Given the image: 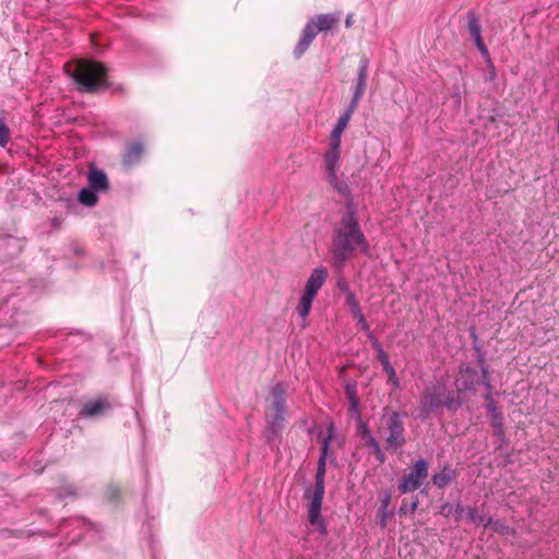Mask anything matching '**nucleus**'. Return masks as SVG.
<instances>
[{"label": "nucleus", "mask_w": 559, "mask_h": 559, "mask_svg": "<svg viewBox=\"0 0 559 559\" xmlns=\"http://www.w3.org/2000/svg\"><path fill=\"white\" fill-rule=\"evenodd\" d=\"M369 252V243L359 226L356 210L348 205L335 228L332 239V253L336 265H343L354 253Z\"/></svg>", "instance_id": "f257e3e1"}, {"label": "nucleus", "mask_w": 559, "mask_h": 559, "mask_svg": "<svg viewBox=\"0 0 559 559\" xmlns=\"http://www.w3.org/2000/svg\"><path fill=\"white\" fill-rule=\"evenodd\" d=\"M68 71L85 91H94L104 83L105 69L100 63L81 60Z\"/></svg>", "instance_id": "f03ea898"}, {"label": "nucleus", "mask_w": 559, "mask_h": 559, "mask_svg": "<svg viewBox=\"0 0 559 559\" xmlns=\"http://www.w3.org/2000/svg\"><path fill=\"white\" fill-rule=\"evenodd\" d=\"M443 405L448 408L457 407V403L449 399L448 390L442 384L428 388L420 400L421 412L425 414H429L430 412L438 409Z\"/></svg>", "instance_id": "7ed1b4c3"}, {"label": "nucleus", "mask_w": 559, "mask_h": 559, "mask_svg": "<svg viewBox=\"0 0 559 559\" xmlns=\"http://www.w3.org/2000/svg\"><path fill=\"white\" fill-rule=\"evenodd\" d=\"M382 423L388 430V436L385 437L386 449L399 450L405 443L404 425L400 414L393 412L388 416H383Z\"/></svg>", "instance_id": "20e7f679"}, {"label": "nucleus", "mask_w": 559, "mask_h": 559, "mask_svg": "<svg viewBox=\"0 0 559 559\" xmlns=\"http://www.w3.org/2000/svg\"><path fill=\"white\" fill-rule=\"evenodd\" d=\"M284 395L285 390L281 384L273 388L270 409L266 415L273 429H276L282 424L286 415Z\"/></svg>", "instance_id": "39448f33"}, {"label": "nucleus", "mask_w": 559, "mask_h": 559, "mask_svg": "<svg viewBox=\"0 0 559 559\" xmlns=\"http://www.w3.org/2000/svg\"><path fill=\"white\" fill-rule=\"evenodd\" d=\"M308 506V519L311 525L317 526L321 534H326V526L321 518V507L324 496V488L314 487L313 491L306 493Z\"/></svg>", "instance_id": "423d86ee"}, {"label": "nucleus", "mask_w": 559, "mask_h": 559, "mask_svg": "<svg viewBox=\"0 0 559 559\" xmlns=\"http://www.w3.org/2000/svg\"><path fill=\"white\" fill-rule=\"evenodd\" d=\"M427 475V463L424 460H418L415 464L414 471L411 472L401 483L399 487L400 490L405 493L418 489Z\"/></svg>", "instance_id": "0eeeda50"}, {"label": "nucleus", "mask_w": 559, "mask_h": 559, "mask_svg": "<svg viewBox=\"0 0 559 559\" xmlns=\"http://www.w3.org/2000/svg\"><path fill=\"white\" fill-rule=\"evenodd\" d=\"M328 278V270L325 267H316L309 278L307 280V283L305 285L304 290L317 296L323 284L325 283Z\"/></svg>", "instance_id": "6e6552de"}, {"label": "nucleus", "mask_w": 559, "mask_h": 559, "mask_svg": "<svg viewBox=\"0 0 559 559\" xmlns=\"http://www.w3.org/2000/svg\"><path fill=\"white\" fill-rule=\"evenodd\" d=\"M367 78H368V62L361 61L360 66L358 68L357 85L355 87L352 103L349 105L350 107L357 108V105L366 90Z\"/></svg>", "instance_id": "1a4fd4ad"}, {"label": "nucleus", "mask_w": 559, "mask_h": 559, "mask_svg": "<svg viewBox=\"0 0 559 559\" xmlns=\"http://www.w3.org/2000/svg\"><path fill=\"white\" fill-rule=\"evenodd\" d=\"M479 382V376L477 371L465 368L461 371L460 378L456 380L459 390H473L475 384Z\"/></svg>", "instance_id": "9d476101"}, {"label": "nucleus", "mask_w": 559, "mask_h": 559, "mask_svg": "<svg viewBox=\"0 0 559 559\" xmlns=\"http://www.w3.org/2000/svg\"><path fill=\"white\" fill-rule=\"evenodd\" d=\"M109 408V403L104 399L87 402L81 411L82 416L94 417L104 414Z\"/></svg>", "instance_id": "9b49d317"}, {"label": "nucleus", "mask_w": 559, "mask_h": 559, "mask_svg": "<svg viewBox=\"0 0 559 559\" xmlns=\"http://www.w3.org/2000/svg\"><path fill=\"white\" fill-rule=\"evenodd\" d=\"M338 19L333 14H320L312 17L308 23L312 24L316 32L329 31L334 27Z\"/></svg>", "instance_id": "f8f14e48"}, {"label": "nucleus", "mask_w": 559, "mask_h": 559, "mask_svg": "<svg viewBox=\"0 0 559 559\" xmlns=\"http://www.w3.org/2000/svg\"><path fill=\"white\" fill-rule=\"evenodd\" d=\"M358 432L361 436L362 440H365L366 444L369 445L373 450L377 459L380 462H384V454H383L378 441L370 433V431L368 430V428L365 424H362V423L359 424Z\"/></svg>", "instance_id": "ddd939ff"}, {"label": "nucleus", "mask_w": 559, "mask_h": 559, "mask_svg": "<svg viewBox=\"0 0 559 559\" xmlns=\"http://www.w3.org/2000/svg\"><path fill=\"white\" fill-rule=\"evenodd\" d=\"M331 436H329L323 441V447L321 451V455L319 459V465L316 474V486L319 488H325L324 487V479H325V461H326V454H328V448L330 443Z\"/></svg>", "instance_id": "4468645a"}, {"label": "nucleus", "mask_w": 559, "mask_h": 559, "mask_svg": "<svg viewBox=\"0 0 559 559\" xmlns=\"http://www.w3.org/2000/svg\"><path fill=\"white\" fill-rule=\"evenodd\" d=\"M87 180L88 187L96 192L106 191L108 189L107 176L100 170L92 169L88 173Z\"/></svg>", "instance_id": "2eb2a0df"}, {"label": "nucleus", "mask_w": 559, "mask_h": 559, "mask_svg": "<svg viewBox=\"0 0 559 559\" xmlns=\"http://www.w3.org/2000/svg\"><path fill=\"white\" fill-rule=\"evenodd\" d=\"M316 35H317V32L312 27V24L307 23V25L305 26L302 36L299 39V43L295 49V55L297 57H300L308 49V47L312 43Z\"/></svg>", "instance_id": "dca6fc26"}, {"label": "nucleus", "mask_w": 559, "mask_h": 559, "mask_svg": "<svg viewBox=\"0 0 559 559\" xmlns=\"http://www.w3.org/2000/svg\"><path fill=\"white\" fill-rule=\"evenodd\" d=\"M340 154L341 152L338 150L329 148L324 157L326 170L329 176L333 179L336 178V173L338 170Z\"/></svg>", "instance_id": "f3484780"}, {"label": "nucleus", "mask_w": 559, "mask_h": 559, "mask_svg": "<svg viewBox=\"0 0 559 559\" xmlns=\"http://www.w3.org/2000/svg\"><path fill=\"white\" fill-rule=\"evenodd\" d=\"M314 298H316V296H313L305 290L302 292L299 302L296 307L297 314L300 318L306 319L309 316Z\"/></svg>", "instance_id": "a211bd4d"}, {"label": "nucleus", "mask_w": 559, "mask_h": 559, "mask_svg": "<svg viewBox=\"0 0 559 559\" xmlns=\"http://www.w3.org/2000/svg\"><path fill=\"white\" fill-rule=\"evenodd\" d=\"M469 32L475 39V44L483 56L488 57L489 52L481 38V27L476 21L469 23Z\"/></svg>", "instance_id": "6ab92c4d"}, {"label": "nucleus", "mask_w": 559, "mask_h": 559, "mask_svg": "<svg viewBox=\"0 0 559 559\" xmlns=\"http://www.w3.org/2000/svg\"><path fill=\"white\" fill-rule=\"evenodd\" d=\"M467 519L474 524H481L484 526L492 525L496 531H503L504 527L498 522L492 523L490 519L478 515L475 510L467 511Z\"/></svg>", "instance_id": "aec40b11"}, {"label": "nucleus", "mask_w": 559, "mask_h": 559, "mask_svg": "<svg viewBox=\"0 0 559 559\" xmlns=\"http://www.w3.org/2000/svg\"><path fill=\"white\" fill-rule=\"evenodd\" d=\"M356 108L348 107V109L338 118L336 124L334 126L332 132L342 134L344 130L347 128V124L352 118L353 112Z\"/></svg>", "instance_id": "412c9836"}, {"label": "nucleus", "mask_w": 559, "mask_h": 559, "mask_svg": "<svg viewBox=\"0 0 559 559\" xmlns=\"http://www.w3.org/2000/svg\"><path fill=\"white\" fill-rule=\"evenodd\" d=\"M79 200L86 206H93L97 203L96 191L92 190L90 187L88 189H83L79 194Z\"/></svg>", "instance_id": "4be33fe9"}, {"label": "nucleus", "mask_w": 559, "mask_h": 559, "mask_svg": "<svg viewBox=\"0 0 559 559\" xmlns=\"http://www.w3.org/2000/svg\"><path fill=\"white\" fill-rule=\"evenodd\" d=\"M143 153V146L140 143L132 144L126 155V163L131 165L135 163Z\"/></svg>", "instance_id": "5701e85b"}, {"label": "nucleus", "mask_w": 559, "mask_h": 559, "mask_svg": "<svg viewBox=\"0 0 559 559\" xmlns=\"http://www.w3.org/2000/svg\"><path fill=\"white\" fill-rule=\"evenodd\" d=\"M452 478V472L448 468L442 469L432 477V481L436 486L442 488L445 487Z\"/></svg>", "instance_id": "b1692460"}, {"label": "nucleus", "mask_w": 559, "mask_h": 559, "mask_svg": "<svg viewBox=\"0 0 559 559\" xmlns=\"http://www.w3.org/2000/svg\"><path fill=\"white\" fill-rule=\"evenodd\" d=\"M372 347L377 352V358L381 362L382 367L390 362L389 356L377 340H373Z\"/></svg>", "instance_id": "393cba45"}, {"label": "nucleus", "mask_w": 559, "mask_h": 559, "mask_svg": "<svg viewBox=\"0 0 559 559\" xmlns=\"http://www.w3.org/2000/svg\"><path fill=\"white\" fill-rule=\"evenodd\" d=\"M10 140V130L4 124L2 120H0V146L4 147Z\"/></svg>", "instance_id": "a878e982"}, {"label": "nucleus", "mask_w": 559, "mask_h": 559, "mask_svg": "<svg viewBox=\"0 0 559 559\" xmlns=\"http://www.w3.org/2000/svg\"><path fill=\"white\" fill-rule=\"evenodd\" d=\"M346 304L349 307L352 316L361 311L359 304L353 294H348L346 296Z\"/></svg>", "instance_id": "bb28decb"}, {"label": "nucleus", "mask_w": 559, "mask_h": 559, "mask_svg": "<svg viewBox=\"0 0 559 559\" xmlns=\"http://www.w3.org/2000/svg\"><path fill=\"white\" fill-rule=\"evenodd\" d=\"M353 318L357 321V323L364 331L368 332L369 337H372V333L369 330V324L367 323L366 318L362 314V312L360 311V312L353 314Z\"/></svg>", "instance_id": "cd10ccee"}, {"label": "nucleus", "mask_w": 559, "mask_h": 559, "mask_svg": "<svg viewBox=\"0 0 559 559\" xmlns=\"http://www.w3.org/2000/svg\"><path fill=\"white\" fill-rule=\"evenodd\" d=\"M341 139L342 134H337L334 132H331L330 134V150H338L341 148Z\"/></svg>", "instance_id": "c85d7f7f"}, {"label": "nucleus", "mask_w": 559, "mask_h": 559, "mask_svg": "<svg viewBox=\"0 0 559 559\" xmlns=\"http://www.w3.org/2000/svg\"><path fill=\"white\" fill-rule=\"evenodd\" d=\"M388 381H389V383H390L393 388H395V389H400V379H399V377H397L396 372H395V373H393V374H391V376H389V377H388Z\"/></svg>", "instance_id": "c756f323"}, {"label": "nucleus", "mask_w": 559, "mask_h": 559, "mask_svg": "<svg viewBox=\"0 0 559 559\" xmlns=\"http://www.w3.org/2000/svg\"><path fill=\"white\" fill-rule=\"evenodd\" d=\"M348 394H349V401H350L352 407L357 411L359 402H358V399H357L355 392L354 391H349Z\"/></svg>", "instance_id": "7c9ffc66"}, {"label": "nucleus", "mask_w": 559, "mask_h": 559, "mask_svg": "<svg viewBox=\"0 0 559 559\" xmlns=\"http://www.w3.org/2000/svg\"><path fill=\"white\" fill-rule=\"evenodd\" d=\"M379 513H380V524L382 527H384L386 525V520H388V510L384 511V509H379Z\"/></svg>", "instance_id": "2f4dec72"}, {"label": "nucleus", "mask_w": 559, "mask_h": 559, "mask_svg": "<svg viewBox=\"0 0 559 559\" xmlns=\"http://www.w3.org/2000/svg\"><path fill=\"white\" fill-rule=\"evenodd\" d=\"M383 369L384 371L386 372L388 377L395 373V369L393 368V366L391 365V362L386 364L385 366H383Z\"/></svg>", "instance_id": "473e14b6"}, {"label": "nucleus", "mask_w": 559, "mask_h": 559, "mask_svg": "<svg viewBox=\"0 0 559 559\" xmlns=\"http://www.w3.org/2000/svg\"><path fill=\"white\" fill-rule=\"evenodd\" d=\"M389 503H390V497L388 496V497H385V499L383 500L382 506H381V508H380V509H384V511H385V510H388Z\"/></svg>", "instance_id": "72a5a7b5"}, {"label": "nucleus", "mask_w": 559, "mask_h": 559, "mask_svg": "<svg viewBox=\"0 0 559 559\" xmlns=\"http://www.w3.org/2000/svg\"><path fill=\"white\" fill-rule=\"evenodd\" d=\"M416 509H417V502H414V503L412 504V510L414 511V510H416Z\"/></svg>", "instance_id": "f704fd0d"}]
</instances>
